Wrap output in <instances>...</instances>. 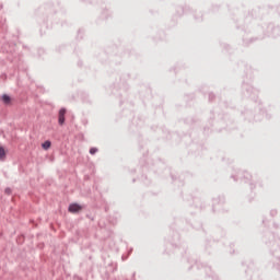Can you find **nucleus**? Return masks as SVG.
Masks as SVG:
<instances>
[{"mask_svg": "<svg viewBox=\"0 0 280 280\" xmlns=\"http://www.w3.org/2000/svg\"><path fill=\"white\" fill-rule=\"evenodd\" d=\"M68 211H70V213H78L79 211H82V206L78 203H71L68 208Z\"/></svg>", "mask_w": 280, "mask_h": 280, "instance_id": "nucleus-2", "label": "nucleus"}, {"mask_svg": "<svg viewBox=\"0 0 280 280\" xmlns=\"http://www.w3.org/2000/svg\"><path fill=\"white\" fill-rule=\"evenodd\" d=\"M42 148L44 150H49V148H51V141L47 140L42 144Z\"/></svg>", "mask_w": 280, "mask_h": 280, "instance_id": "nucleus-3", "label": "nucleus"}, {"mask_svg": "<svg viewBox=\"0 0 280 280\" xmlns=\"http://www.w3.org/2000/svg\"><path fill=\"white\" fill-rule=\"evenodd\" d=\"M5 194H8V195H10V194H12V189H10V188H5Z\"/></svg>", "mask_w": 280, "mask_h": 280, "instance_id": "nucleus-7", "label": "nucleus"}, {"mask_svg": "<svg viewBox=\"0 0 280 280\" xmlns=\"http://www.w3.org/2000/svg\"><path fill=\"white\" fill-rule=\"evenodd\" d=\"M65 115H67V108H61L58 115V124L59 126H65Z\"/></svg>", "mask_w": 280, "mask_h": 280, "instance_id": "nucleus-1", "label": "nucleus"}, {"mask_svg": "<svg viewBox=\"0 0 280 280\" xmlns=\"http://www.w3.org/2000/svg\"><path fill=\"white\" fill-rule=\"evenodd\" d=\"M3 104H10V96H8L7 94H3L1 97Z\"/></svg>", "mask_w": 280, "mask_h": 280, "instance_id": "nucleus-5", "label": "nucleus"}, {"mask_svg": "<svg viewBox=\"0 0 280 280\" xmlns=\"http://www.w3.org/2000/svg\"><path fill=\"white\" fill-rule=\"evenodd\" d=\"M0 161H5V149L0 147Z\"/></svg>", "mask_w": 280, "mask_h": 280, "instance_id": "nucleus-4", "label": "nucleus"}, {"mask_svg": "<svg viewBox=\"0 0 280 280\" xmlns=\"http://www.w3.org/2000/svg\"><path fill=\"white\" fill-rule=\"evenodd\" d=\"M97 148H91L90 149V154H97Z\"/></svg>", "mask_w": 280, "mask_h": 280, "instance_id": "nucleus-6", "label": "nucleus"}]
</instances>
